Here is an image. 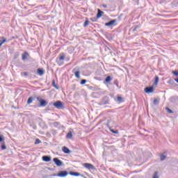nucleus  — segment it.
<instances>
[{
	"mask_svg": "<svg viewBox=\"0 0 178 178\" xmlns=\"http://www.w3.org/2000/svg\"><path fill=\"white\" fill-rule=\"evenodd\" d=\"M145 92H147V94L154 92V88L153 87L146 88L145 89Z\"/></svg>",
	"mask_w": 178,
	"mask_h": 178,
	"instance_id": "9d476101",
	"label": "nucleus"
},
{
	"mask_svg": "<svg viewBox=\"0 0 178 178\" xmlns=\"http://www.w3.org/2000/svg\"><path fill=\"white\" fill-rule=\"evenodd\" d=\"M168 83H169L170 84H172V80H170V81H168Z\"/></svg>",
	"mask_w": 178,
	"mask_h": 178,
	"instance_id": "58836bf2",
	"label": "nucleus"
},
{
	"mask_svg": "<svg viewBox=\"0 0 178 178\" xmlns=\"http://www.w3.org/2000/svg\"><path fill=\"white\" fill-rule=\"evenodd\" d=\"M53 176H58V175H53Z\"/></svg>",
	"mask_w": 178,
	"mask_h": 178,
	"instance_id": "37998d69",
	"label": "nucleus"
},
{
	"mask_svg": "<svg viewBox=\"0 0 178 178\" xmlns=\"http://www.w3.org/2000/svg\"><path fill=\"white\" fill-rule=\"evenodd\" d=\"M42 161H44V162H50L51 156H42Z\"/></svg>",
	"mask_w": 178,
	"mask_h": 178,
	"instance_id": "9b49d317",
	"label": "nucleus"
},
{
	"mask_svg": "<svg viewBox=\"0 0 178 178\" xmlns=\"http://www.w3.org/2000/svg\"><path fill=\"white\" fill-rule=\"evenodd\" d=\"M52 84H53V87H55L56 90H59V87H58V86L55 84V81H53Z\"/></svg>",
	"mask_w": 178,
	"mask_h": 178,
	"instance_id": "393cba45",
	"label": "nucleus"
},
{
	"mask_svg": "<svg viewBox=\"0 0 178 178\" xmlns=\"http://www.w3.org/2000/svg\"><path fill=\"white\" fill-rule=\"evenodd\" d=\"M54 124H58V122H54Z\"/></svg>",
	"mask_w": 178,
	"mask_h": 178,
	"instance_id": "a19ab883",
	"label": "nucleus"
},
{
	"mask_svg": "<svg viewBox=\"0 0 178 178\" xmlns=\"http://www.w3.org/2000/svg\"><path fill=\"white\" fill-rule=\"evenodd\" d=\"M40 143H41V140L40 139L37 138L35 141V144H40Z\"/></svg>",
	"mask_w": 178,
	"mask_h": 178,
	"instance_id": "cd10ccee",
	"label": "nucleus"
},
{
	"mask_svg": "<svg viewBox=\"0 0 178 178\" xmlns=\"http://www.w3.org/2000/svg\"><path fill=\"white\" fill-rule=\"evenodd\" d=\"M103 8H106V5L103 4Z\"/></svg>",
	"mask_w": 178,
	"mask_h": 178,
	"instance_id": "ea45409f",
	"label": "nucleus"
},
{
	"mask_svg": "<svg viewBox=\"0 0 178 178\" xmlns=\"http://www.w3.org/2000/svg\"><path fill=\"white\" fill-rule=\"evenodd\" d=\"M106 48H107V49H110L107 46H106Z\"/></svg>",
	"mask_w": 178,
	"mask_h": 178,
	"instance_id": "79ce46f5",
	"label": "nucleus"
},
{
	"mask_svg": "<svg viewBox=\"0 0 178 178\" xmlns=\"http://www.w3.org/2000/svg\"><path fill=\"white\" fill-rule=\"evenodd\" d=\"M117 22L116 19H113L109 21L108 22L105 24V26H106L107 27H111V26H113L114 24H115Z\"/></svg>",
	"mask_w": 178,
	"mask_h": 178,
	"instance_id": "0eeeda50",
	"label": "nucleus"
},
{
	"mask_svg": "<svg viewBox=\"0 0 178 178\" xmlns=\"http://www.w3.org/2000/svg\"><path fill=\"white\" fill-rule=\"evenodd\" d=\"M27 56H29V54L27 53H24L23 55H22V60H26V59H27Z\"/></svg>",
	"mask_w": 178,
	"mask_h": 178,
	"instance_id": "6ab92c4d",
	"label": "nucleus"
},
{
	"mask_svg": "<svg viewBox=\"0 0 178 178\" xmlns=\"http://www.w3.org/2000/svg\"><path fill=\"white\" fill-rule=\"evenodd\" d=\"M38 73L39 76H42L44 74V70L42 69H38Z\"/></svg>",
	"mask_w": 178,
	"mask_h": 178,
	"instance_id": "f3484780",
	"label": "nucleus"
},
{
	"mask_svg": "<svg viewBox=\"0 0 178 178\" xmlns=\"http://www.w3.org/2000/svg\"><path fill=\"white\" fill-rule=\"evenodd\" d=\"M2 141H3V138H2V136H0V143H2Z\"/></svg>",
	"mask_w": 178,
	"mask_h": 178,
	"instance_id": "c9c22d12",
	"label": "nucleus"
},
{
	"mask_svg": "<svg viewBox=\"0 0 178 178\" xmlns=\"http://www.w3.org/2000/svg\"><path fill=\"white\" fill-rule=\"evenodd\" d=\"M109 104V97L108 96H105L104 97H103L100 105H106Z\"/></svg>",
	"mask_w": 178,
	"mask_h": 178,
	"instance_id": "20e7f679",
	"label": "nucleus"
},
{
	"mask_svg": "<svg viewBox=\"0 0 178 178\" xmlns=\"http://www.w3.org/2000/svg\"><path fill=\"white\" fill-rule=\"evenodd\" d=\"M86 83H87V80H86V79H82V80L81 81V85L86 84Z\"/></svg>",
	"mask_w": 178,
	"mask_h": 178,
	"instance_id": "bb28decb",
	"label": "nucleus"
},
{
	"mask_svg": "<svg viewBox=\"0 0 178 178\" xmlns=\"http://www.w3.org/2000/svg\"><path fill=\"white\" fill-rule=\"evenodd\" d=\"M153 104H154V105H158V99H154L153 101Z\"/></svg>",
	"mask_w": 178,
	"mask_h": 178,
	"instance_id": "c756f323",
	"label": "nucleus"
},
{
	"mask_svg": "<svg viewBox=\"0 0 178 178\" xmlns=\"http://www.w3.org/2000/svg\"><path fill=\"white\" fill-rule=\"evenodd\" d=\"M111 133H113L114 134H118V131H113V129L111 130Z\"/></svg>",
	"mask_w": 178,
	"mask_h": 178,
	"instance_id": "72a5a7b5",
	"label": "nucleus"
},
{
	"mask_svg": "<svg viewBox=\"0 0 178 178\" xmlns=\"http://www.w3.org/2000/svg\"><path fill=\"white\" fill-rule=\"evenodd\" d=\"M74 70H76V69H74L72 72L75 74V77H76V79H80V71L74 72Z\"/></svg>",
	"mask_w": 178,
	"mask_h": 178,
	"instance_id": "ddd939ff",
	"label": "nucleus"
},
{
	"mask_svg": "<svg viewBox=\"0 0 178 178\" xmlns=\"http://www.w3.org/2000/svg\"><path fill=\"white\" fill-rule=\"evenodd\" d=\"M65 54L64 53H61L60 54V57H59V60H65Z\"/></svg>",
	"mask_w": 178,
	"mask_h": 178,
	"instance_id": "dca6fc26",
	"label": "nucleus"
},
{
	"mask_svg": "<svg viewBox=\"0 0 178 178\" xmlns=\"http://www.w3.org/2000/svg\"><path fill=\"white\" fill-rule=\"evenodd\" d=\"M5 42H6V39H5L4 38H2L0 40V45H2L3 44H4Z\"/></svg>",
	"mask_w": 178,
	"mask_h": 178,
	"instance_id": "4be33fe9",
	"label": "nucleus"
},
{
	"mask_svg": "<svg viewBox=\"0 0 178 178\" xmlns=\"http://www.w3.org/2000/svg\"><path fill=\"white\" fill-rule=\"evenodd\" d=\"M82 165L83 168H86V169H91L92 170H94V169H95V167H94V165L91 163H84Z\"/></svg>",
	"mask_w": 178,
	"mask_h": 178,
	"instance_id": "7ed1b4c3",
	"label": "nucleus"
},
{
	"mask_svg": "<svg viewBox=\"0 0 178 178\" xmlns=\"http://www.w3.org/2000/svg\"><path fill=\"white\" fill-rule=\"evenodd\" d=\"M159 82V76H155V78H154V84H155V86H156Z\"/></svg>",
	"mask_w": 178,
	"mask_h": 178,
	"instance_id": "a211bd4d",
	"label": "nucleus"
},
{
	"mask_svg": "<svg viewBox=\"0 0 178 178\" xmlns=\"http://www.w3.org/2000/svg\"><path fill=\"white\" fill-rule=\"evenodd\" d=\"M22 75L24 76H29V73H27V72H22Z\"/></svg>",
	"mask_w": 178,
	"mask_h": 178,
	"instance_id": "7c9ffc66",
	"label": "nucleus"
},
{
	"mask_svg": "<svg viewBox=\"0 0 178 178\" xmlns=\"http://www.w3.org/2000/svg\"><path fill=\"white\" fill-rule=\"evenodd\" d=\"M117 99H118V102H122V101H123V98L122 97H118Z\"/></svg>",
	"mask_w": 178,
	"mask_h": 178,
	"instance_id": "a878e982",
	"label": "nucleus"
},
{
	"mask_svg": "<svg viewBox=\"0 0 178 178\" xmlns=\"http://www.w3.org/2000/svg\"><path fill=\"white\" fill-rule=\"evenodd\" d=\"M33 99H34L33 98V97H29V98L28 99V101H27L28 105H30V104H32V103H33Z\"/></svg>",
	"mask_w": 178,
	"mask_h": 178,
	"instance_id": "412c9836",
	"label": "nucleus"
},
{
	"mask_svg": "<svg viewBox=\"0 0 178 178\" xmlns=\"http://www.w3.org/2000/svg\"><path fill=\"white\" fill-rule=\"evenodd\" d=\"M168 156V153L166 152H164L163 154L160 155V161H165L166 159V157Z\"/></svg>",
	"mask_w": 178,
	"mask_h": 178,
	"instance_id": "6e6552de",
	"label": "nucleus"
},
{
	"mask_svg": "<svg viewBox=\"0 0 178 178\" xmlns=\"http://www.w3.org/2000/svg\"><path fill=\"white\" fill-rule=\"evenodd\" d=\"M66 138L69 140L73 138V134H72V131H69L66 136Z\"/></svg>",
	"mask_w": 178,
	"mask_h": 178,
	"instance_id": "2eb2a0df",
	"label": "nucleus"
},
{
	"mask_svg": "<svg viewBox=\"0 0 178 178\" xmlns=\"http://www.w3.org/2000/svg\"><path fill=\"white\" fill-rule=\"evenodd\" d=\"M138 26H135V28L134 29V31H137V29H138Z\"/></svg>",
	"mask_w": 178,
	"mask_h": 178,
	"instance_id": "f704fd0d",
	"label": "nucleus"
},
{
	"mask_svg": "<svg viewBox=\"0 0 178 178\" xmlns=\"http://www.w3.org/2000/svg\"><path fill=\"white\" fill-rule=\"evenodd\" d=\"M70 175L71 176H75V177L81 176V174H80L79 172H70Z\"/></svg>",
	"mask_w": 178,
	"mask_h": 178,
	"instance_id": "4468645a",
	"label": "nucleus"
},
{
	"mask_svg": "<svg viewBox=\"0 0 178 178\" xmlns=\"http://www.w3.org/2000/svg\"><path fill=\"white\" fill-rule=\"evenodd\" d=\"M165 111L168 112V113H173V111L168 107L165 108Z\"/></svg>",
	"mask_w": 178,
	"mask_h": 178,
	"instance_id": "b1692460",
	"label": "nucleus"
},
{
	"mask_svg": "<svg viewBox=\"0 0 178 178\" xmlns=\"http://www.w3.org/2000/svg\"><path fill=\"white\" fill-rule=\"evenodd\" d=\"M68 173L67 171H60L58 174L56 175L58 177H66L67 176Z\"/></svg>",
	"mask_w": 178,
	"mask_h": 178,
	"instance_id": "423d86ee",
	"label": "nucleus"
},
{
	"mask_svg": "<svg viewBox=\"0 0 178 178\" xmlns=\"http://www.w3.org/2000/svg\"><path fill=\"white\" fill-rule=\"evenodd\" d=\"M114 84H115L117 87H119V83H118L117 82H115Z\"/></svg>",
	"mask_w": 178,
	"mask_h": 178,
	"instance_id": "4c0bfd02",
	"label": "nucleus"
},
{
	"mask_svg": "<svg viewBox=\"0 0 178 178\" xmlns=\"http://www.w3.org/2000/svg\"><path fill=\"white\" fill-rule=\"evenodd\" d=\"M88 24H90V21H88V19H86L83 24V27H87Z\"/></svg>",
	"mask_w": 178,
	"mask_h": 178,
	"instance_id": "5701e85b",
	"label": "nucleus"
},
{
	"mask_svg": "<svg viewBox=\"0 0 178 178\" xmlns=\"http://www.w3.org/2000/svg\"><path fill=\"white\" fill-rule=\"evenodd\" d=\"M1 149H3V151L6 149V145H5V144L1 145Z\"/></svg>",
	"mask_w": 178,
	"mask_h": 178,
	"instance_id": "2f4dec72",
	"label": "nucleus"
},
{
	"mask_svg": "<svg viewBox=\"0 0 178 178\" xmlns=\"http://www.w3.org/2000/svg\"><path fill=\"white\" fill-rule=\"evenodd\" d=\"M53 161L55 163L56 166H62V165H63V162H62V161L59 160L58 158H54Z\"/></svg>",
	"mask_w": 178,
	"mask_h": 178,
	"instance_id": "39448f33",
	"label": "nucleus"
},
{
	"mask_svg": "<svg viewBox=\"0 0 178 178\" xmlns=\"http://www.w3.org/2000/svg\"><path fill=\"white\" fill-rule=\"evenodd\" d=\"M62 151L64 152V154H70V149H69V148L67 147H63Z\"/></svg>",
	"mask_w": 178,
	"mask_h": 178,
	"instance_id": "f8f14e48",
	"label": "nucleus"
},
{
	"mask_svg": "<svg viewBox=\"0 0 178 178\" xmlns=\"http://www.w3.org/2000/svg\"><path fill=\"white\" fill-rule=\"evenodd\" d=\"M106 83H109V81H112V77L111 76H108L105 79Z\"/></svg>",
	"mask_w": 178,
	"mask_h": 178,
	"instance_id": "aec40b11",
	"label": "nucleus"
},
{
	"mask_svg": "<svg viewBox=\"0 0 178 178\" xmlns=\"http://www.w3.org/2000/svg\"><path fill=\"white\" fill-rule=\"evenodd\" d=\"M104 11H102L100 9L97 10V19H99V17H102L104 15Z\"/></svg>",
	"mask_w": 178,
	"mask_h": 178,
	"instance_id": "1a4fd4ad",
	"label": "nucleus"
},
{
	"mask_svg": "<svg viewBox=\"0 0 178 178\" xmlns=\"http://www.w3.org/2000/svg\"><path fill=\"white\" fill-rule=\"evenodd\" d=\"M37 100L40 103V106L44 107L48 105V102H46L44 99H42V98L38 97Z\"/></svg>",
	"mask_w": 178,
	"mask_h": 178,
	"instance_id": "f257e3e1",
	"label": "nucleus"
},
{
	"mask_svg": "<svg viewBox=\"0 0 178 178\" xmlns=\"http://www.w3.org/2000/svg\"><path fill=\"white\" fill-rule=\"evenodd\" d=\"M53 105L55 108H56V109H63V108H65V106H63V103H62L60 101L54 102Z\"/></svg>",
	"mask_w": 178,
	"mask_h": 178,
	"instance_id": "f03ea898",
	"label": "nucleus"
},
{
	"mask_svg": "<svg viewBox=\"0 0 178 178\" xmlns=\"http://www.w3.org/2000/svg\"><path fill=\"white\" fill-rule=\"evenodd\" d=\"M97 19H98V18H97V17L90 18L91 22H97Z\"/></svg>",
	"mask_w": 178,
	"mask_h": 178,
	"instance_id": "c85d7f7f",
	"label": "nucleus"
},
{
	"mask_svg": "<svg viewBox=\"0 0 178 178\" xmlns=\"http://www.w3.org/2000/svg\"><path fill=\"white\" fill-rule=\"evenodd\" d=\"M172 74H175V76H178V72L177 71H172Z\"/></svg>",
	"mask_w": 178,
	"mask_h": 178,
	"instance_id": "473e14b6",
	"label": "nucleus"
},
{
	"mask_svg": "<svg viewBox=\"0 0 178 178\" xmlns=\"http://www.w3.org/2000/svg\"><path fill=\"white\" fill-rule=\"evenodd\" d=\"M69 49H71V51H74V49L73 48V47H70Z\"/></svg>",
	"mask_w": 178,
	"mask_h": 178,
	"instance_id": "e433bc0d",
	"label": "nucleus"
}]
</instances>
